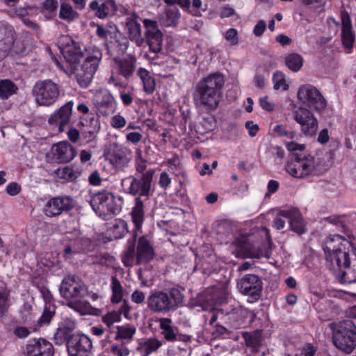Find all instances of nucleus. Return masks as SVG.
I'll return each instance as SVG.
<instances>
[{
  "label": "nucleus",
  "mask_w": 356,
  "mask_h": 356,
  "mask_svg": "<svg viewBox=\"0 0 356 356\" xmlns=\"http://www.w3.org/2000/svg\"><path fill=\"white\" fill-rule=\"evenodd\" d=\"M18 90L17 85L10 79L0 80V99L6 100L16 94Z\"/></svg>",
  "instance_id": "36"
},
{
  "label": "nucleus",
  "mask_w": 356,
  "mask_h": 356,
  "mask_svg": "<svg viewBox=\"0 0 356 356\" xmlns=\"http://www.w3.org/2000/svg\"><path fill=\"white\" fill-rule=\"evenodd\" d=\"M225 79L222 74L213 73L201 79L193 94L196 107L205 113L215 111L219 106Z\"/></svg>",
  "instance_id": "2"
},
{
  "label": "nucleus",
  "mask_w": 356,
  "mask_h": 356,
  "mask_svg": "<svg viewBox=\"0 0 356 356\" xmlns=\"http://www.w3.org/2000/svg\"><path fill=\"white\" fill-rule=\"evenodd\" d=\"M323 250L327 264L332 270H341L343 266L356 260V250L353 243L341 235L327 237Z\"/></svg>",
  "instance_id": "3"
},
{
  "label": "nucleus",
  "mask_w": 356,
  "mask_h": 356,
  "mask_svg": "<svg viewBox=\"0 0 356 356\" xmlns=\"http://www.w3.org/2000/svg\"><path fill=\"white\" fill-rule=\"evenodd\" d=\"M286 147L289 152H296V151H303L305 149V145L304 144L298 143L296 142H288L286 143Z\"/></svg>",
  "instance_id": "62"
},
{
  "label": "nucleus",
  "mask_w": 356,
  "mask_h": 356,
  "mask_svg": "<svg viewBox=\"0 0 356 356\" xmlns=\"http://www.w3.org/2000/svg\"><path fill=\"white\" fill-rule=\"evenodd\" d=\"M121 321L120 313L117 311H111L102 316V321L108 328H111L114 323Z\"/></svg>",
  "instance_id": "48"
},
{
  "label": "nucleus",
  "mask_w": 356,
  "mask_h": 356,
  "mask_svg": "<svg viewBox=\"0 0 356 356\" xmlns=\"http://www.w3.org/2000/svg\"><path fill=\"white\" fill-rule=\"evenodd\" d=\"M341 40L343 46L351 49L355 42V35L353 33L352 23L350 15L347 12H342L341 15Z\"/></svg>",
  "instance_id": "24"
},
{
  "label": "nucleus",
  "mask_w": 356,
  "mask_h": 356,
  "mask_svg": "<svg viewBox=\"0 0 356 356\" xmlns=\"http://www.w3.org/2000/svg\"><path fill=\"white\" fill-rule=\"evenodd\" d=\"M232 253L238 258H256L266 257L263 250L255 248L247 236H240L235 238L232 245Z\"/></svg>",
  "instance_id": "11"
},
{
  "label": "nucleus",
  "mask_w": 356,
  "mask_h": 356,
  "mask_svg": "<svg viewBox=\"0 0 356 356\" xmlns=\"http://www.w3.org/2000/svg\"><path fill=\"white\" fill-rule=\"evenodd\" d=\"M125 24L129 40L137 46H141L144 43L145 40L142 35L141 26L137 22L136 17H127Z\"/></svg>",
  "instance_id": "26"
},
{
  "label": "nucleus",
  "mask_w": 356,
  "mask_h": 356,
  "mask_svg": "<svg viewBox=\"0 0 356 356\" xmlns=\"http://www.w3.org/2000/svg\"><path fill=\"white\" fill-rule=\"evenodd\" d=\"M259 104L261 107L268 112L273 111L275 108L274 102L269 99L268 97L265 96L259 99Z\"/></svg>",
  "instance_id": "55"
},
{
  "label": "nucleus",
  "mask_w": 356,
  "mask_h": 356,
  "mask_svg": "<svg viewBox=\"0 0 356 356\" xmlns=\"http://www.w3.org/2000/svg\"><path fill=\"white\" fill-rule=\"evenodd\" d=\"M60 296L67 302V305L76 312L81 311V299L88 293L86 284L76 275H67L63 280L60 289Z\"/></svg>",
  "instance_id": "5"
},
{
  "label": "nucleus",
  "mask_w": 356,
  "mask_h": 356,
  "mask_svg": "<svg viewBox=\"0 0 356 356\" xmlns=\"http://www.w3.org/2000/svg\"><path fill=\"white\" fill-rule=\"evenodd\" d=\"M333 343L347 354L353 352L356 346V325L352 321L345 320L334 324Z\"/></svg>",
  "instance_id": "8"
},
{
  "label": "nucleus",
  "mask_w": 356,
  "mask_h": 356,
  "mask_svg": "<svg viewBox=\"0 0 356 356\" xmlns=\"http://www.w3.org/2000/svg\"><path fill=\"white\" fill-rule=\"evenodd\" d=\"M231 318L236 322L237 326L243 324L248 318H252L254 314L243 307H238L233 309Z\"/></svg>",
  "instance_id": "38"
},
{
  "label": "nucleus",
  "mask_w": 356,
  "mask_h": 356,
  "mask_svg": "<svg viewBox=\"0 0 356 356\" xmlns=\"http://www.w3.org/2000/svg\"><path fill=\"white\" fill-rule=\"evenodd\" d=\"M289 225L291 229L298 234H303L305 232V225L303 218L296 209H290Z\"/></svg>",
  "instance_id": "34"
},
{
  "label": "nucleus",
  "mask_w": 356,
  "mask_h": 356,
  "mask_svg": "<svg viewBox=\"0 0 356 356\" xmlns=\"http://www.w3.org/2000/svg\"><path fill=\"white\" fill-rule=\"evenodd\" d=\"M89 7L99 18H104L108 15H113L117 10V5L114 0H106L102 4L93 1L90 3Z\"/></svg>",
  "instance_id": "28"
},
{
  "label": "nucleus",
  "mask_w": 356,
  "mask_h": 356,
  "mask_svg": "<svg viewBox=\"0 0 356 356\" xmlns=\"http://www.w3.org/2000/svg\"><path fill=\"white\" fill-rule=\"evenodd\" d=\"M293 117L305 136H313L316 134L318 120L309 109L300 107L293 112Z\"/></svg>",
  "instance_id": "12"
},
{
  "label": "nucleus",
  "mask_w": 356,
  "mask_h": 356,
  "mask_svg": "<svg viewBox=\"0 0 356 356\" xmlns=\"http://www.w3.org/2000/svg\"><path fill=\"white\" fill-rule=\"evenodd\" d=\"M341 281L346 284H352L356 282V260L348 264L347 266H343Z\"/></svg>",
  "instance_id": "40"
},
{
  "label": "nucleus",
  "mask_w": 356,
  "mask_h": 356,
  "mask_svg": "<svg viewBox=\"0 0 356 356\" xmlns=\"http://www.w3.org/2000/svg\"><path fill=\"white\" fill-rule=\"evenodd\" d=\"M21 186L16 182L8 184L6 188V193L11 196L18 195L21 192Z\"/></svg>",
  "instance_id": "58"
},
{
  "label": "nucleus",
  "mask_w": 356,
  "mask_h": 356,
  "mask_svg": "<svg viewBox=\"0 0 356 356\" xmlns=\"http://www.w3.org/2000/svg\"><path fill=\"white\" fill-rule=\"evenodd\" d=\"M72 107V102H67L50 116L49 123L57 127L59 132H63L64 127L69 122Z\"/></svg>",
  "instance_id": "20"
},
{
  "label": "nucleus",
  "mask_w": 356,
  "mask_h": 356,
  "mask_svg": "<svg viewBox=\"0 0 356 356\" xmlns=\"http://www.w3.org/2000/svg\"><path fill=\"white\" fill-rule=\"evenodd\" d=\"M137 75L143 82L145 92L147 94H152L155 90L156 83L150 72L143 67H140L137 71Z\"/></svg>",
  "instance_id": "33"
},
{
  "label": "nucleus",
  "mask_w": 356,
  "mask_h": 356,
  "mask_svg": "<svg viewBox=\"0 0 356 356\" xmlns=\"http://www.w3.org/2000/svg\"><path fill=\"white\" fill-rule=\"evenodd\" d=\"M131 220L134 225V236L141 232L145 218L144 203L140 197L136 198L135 205L131 211Z\"/></svg>",
  "instance_id": "27"
},
{
  "label": "nucleus",
  "mask_w": 356,
  "mask_h": 356,
  "mask_svg": "<svg viewBox=\"0 0 356 356\" xmlns=\"http://www.w3.org/2000/svg\"><path fill=\"white\" fill-rule=\"evenodd\" d=\"M237 35V31L235 29H229L226 31L225 37L230 44L235 45L238 42Z\"/></svg>",
  "instance_id": "56"
},
{
  "label": "nucleus",
  "mask_w": 356,
  "mask_h": 356,
  "mask_svg": "<svg viewBox=\"0 0 356 356\" xmlns=\"http://www.w3.org/2000/svg\"><path fill=\"white\" fill-rule=\"evenodd\" d=\"M297 98L302 104L318 112L326 107V101L321 93L310 84L302 85L299 88Z\"/></svg>",
  "instance_id": "10"
},
{
  "label": "nucleus",
  "mask_w": 356,
  "mask_h": 356,
  "mask_svg": "<svg viewBox=\"0 0 356 356\" xmlns=\"http://www.w3.org/2000/svg\"><path fill=\"white\" fill-rule=\"evenodd\" d=\"M143 139V135L137 131L127 132L126 134V140L133 144L140 143Z\"/></svg>",
  "instance_id": "57"
},
{
  "label": "nucleus",
  "mask_w": 356,
  "mask_h": 356,
  "mask_svg": "<svg viewBox=\"0 0 356 356\" xmlns=\"http://www.w3.org/2000/svg\"><path fill=\"white\" fill-rule=\"evenodd\" d=\"M58 46L72 73L82 88L91 83L102 58V51L95 47H89L83 54L79 43L69 35H61Z\"/></svg>",
  "instance_id": "1"
},
{
  "label": "nucleus",
  "mask_w": 356,
  "mask_h": 356,
  "mask_svg": "<svg viewBox=\"0 0 356 356\" xmlns=\"http://www.w3.org/2000/svg\"><path fill=\"white\" fill-rule=\"evenodd\" d=\"M159 327L161 330V334L164 339L170 342L177 341H189L191 337L187 335L180 334L178 328L172 326V320L169 318H161L159 319Z\"/></svg>",
  "instance_id": "21"
},
{
  "label": "nucleus",
  "mask_w": 356,
  "mask_h": 356,
  "mask_svg": "<svg viewBox=\"0 0 356 356\" xmlns=\"http://www.w3.org/2000/svg\"><path fill=\"white\" fill-rule=\"evenodd\" d=\"M113 236L118 239L124 237L128 232V225L122 219H116L111 228Z\"/></svg>",
  "instance_id": "43"
},
{
  "label": "nucleus",
  "mask_w": 356,
  "mask_h": 356,
  "mask_svg": "<svg viewBox=\"0 0 356 356\" xmlns=\"http://www.w3.org/2000/svg\"><path fill=\"white\" fill-rule=\"evenodd\" d=\"M162 344V341L155 337L143 339L138 342L137 350L143 356H148L156 351Z\"/></svg>",
  "instance_id": "29"
},
{
  "label": "nucleus",
  "mask_w": 356,
  "mask_h": 356,
  "mask_svg": "<svg viewBox=\"0 0 356 356\" xmlns=\"http://www.w3.org/2000/svg\"><path fill=\"white\" fill-rule=\"evenodd\" d=\"M51 154L56 162L67 163L74 159L76 152L67 141H60L52 145Z\"/></svg>",
  "instance_id": "19"
},
{
  "label": "nucleus",
  "mask_w": 356,
  "mask_h": 356,
  "mask_svg": "<svg viewBox=\"0 0 356 356\" xmlns=\"http://www.w3.org/2000/svg\"><path fill=\"white\" fill-rule=\"evenodd\" d=\"M90 204L95 213L103 219L117 215L122 209L121 198L107 191L93 194Z\"/></svg>",
  "instance_id": "6"
},
{
  "label": "nucleus",
  "mask_w": 356,
  "mask_h": 356,
  "mask_svg": "<svg viewBox=\"0 0 356 356\" xmlns=\"http://www.w3.org/2000/svg\"><path fill=\"white\" fill-rule=\"evenodd\" d=\"M286 172L293 177L303 179L321 173L318 163L314 157L305 153H296L293 160L286 166Z\"/></svg>",
  "instance_id": "7"
},
{
  "label": "nucleus",
  "mask_w": 356,
  "mask_h": 356,
  "mask_svg": "<svg viewBox=\"0 0 356 356\" xmlns=\"http://www.w3.org/2000/svg\"><path fill=\"white\" fill-rule=\"evenodd\" d=\"M184 296L177 289H170L165 291L153 292L147 298V307L153 312L166 314L175 311L181 305Z\"/></svg>",
  "instance_id": "4"
},
{
  "label": "nucleus",
  "mask_w": 356,
  "mask_h": 356,
  "mask_svg": "<svg viewBox=\"0 0 356 356\" xmlns=\"http://www.w3.org/2000/svg\"><path fill=\"white\" fill-rule=\"evenodd\" d=\"M131 300L136 304H140L145 299V293L140 290H135L131 296Z\"/></svg>",
  "instance_id": "61"
},
{
  "label": "nucleus",
  "mask_w": 356,
  "mask_h": 356,
  "mask_svg": "<svg viewBox=\"0 0 356 356\" xmlns=\"http://www.w3.org/2000/svg\"><path fill=\"white\" fill-rule=\"evenodd\" d=\"M33 95L40 106H50L58 99L60 94L58 85L49 79L37 81L33 87Z\"/></svg>",
  "instance_id": "9"
},
{
  "label": "nucleus",
  "mask_w": 356,
  "mask_h": 356,
  "mask_svg": "<svg viewBox=\"0 0 356 356\" xmlns=\"http://www.w3.org/2000/svg\"><path fill=\"white\" fill-rule=\"evenodd\" d=\"M31 333V331L26 327L18 326L14 330V334L19 338H26Z\"/></svg>",
  "instance_id": "63"
},
{
  "label": "nucleus",
  "mask_w": 356,
  "mask_h": 356,
  "mask_svg": "<svg viewBox=\"0 0 356 356\" xmlns=\"http://www.w3.org/2000/svg\"><path fill=\"white\" fill-rule=\"evenodd\" d=\"M170 183H171V179L170 178L168 174L165 172H163L160 175V177H159V184L160 187H161L163 188H166L167 187H168L170 186Z\"/></svg>",
  "instance_id": "64"
},
{
  "label": "nucleus",
  "mask_w": 356,
  "mask_h": 356,
  "mask_svg": "<svg viewBox=\"0 0 356 356\" xmlns=\"http://www.w3.org/2000/svg\"><path fill=\"white\" fill-rule=\"evenodd\" d=\"M273 131L279 136H285L288 138H293L295 133L293 131H289L282 124H277L273 128Z\"/></svg>",
  "instance_id": "54"
},
{
  "label": "nucleus",
  "mask_w": 356,
  "mask_h": 356,
  "mask_svg": "<svg viewBox=\"0 0 356 356\" xmlns=\"http://www.w3.org/2000/svg\"><path fill=\"white\" fill-rule=\"evenodd\" d=\"M117 332L115 339L123 343H129L134 339L136 332V327L130 323H126L116 327Z\"/></svg>",
  "instance_id": "32"
},
{
  "label": "nucleus",
  "mask_w": 356,
  "mask_h": 356,
  "mask_svg": "<svg viewBox=\"0 0 356 356\" xmlns=\"http://www.w3.org/2000/svg\"><path fill=\"white\" fill-rule=\"evenodd\" d=\"M317 351V348L311 343H307L304 346L301 350V354L303 356H314Z\"/></svg>",
  "instance_id": "59"
},
{
  "label": "nucleus",
  "mask_w": 356,
  "mask_h": 356,
  "mask_svg": "<svg viewBox=\"0 0 356 356\" xmlns=\"http://www.w3.org/2000/svg\"><path fill=\"white\" fill-rule=\"evenodd\" d=\"M78 13L68 3H62L59 10V17L67 22H72L78 17Z\"/></svg>",
  "instance_id": "45"
},
{
  "label": "nucleus",
  "mask_w": 356,
  "mask_h": 356,
  "mask_svg": "<svg viewBox=\"0 0 356 356\" xmlns=\"http://www.w3.org/2000/svg\"><path fill=\"white\" fill-rule=\"evenodd\" d=\"M136 58L131 54L115 60L118 73L126 79H129L136 67Z\"/></svg>",
  "instance_id": "25"
},
{
  "label": "nucleus",
  "mask_w": 356,
  "mask_h": 356,
  "mask_svg": "<svg viewBox=\"0 0 356 356\" xmlns=\"http://www.w3.org/2000/svg\"><path fill=\"white\" fill-rule=\"evenodd\" d=\"M145 27V36L149 50L153 53H159L162 49L163 33L159 29L157 22L145 19L143 20Z\"/></svg>",
  "instance_id": "13"
},
{
  "label": "nucleus",
  "mask_w": 356,
  "mask_h": 356,
  "mask_svg": "<svg viewBox=\"0 0 356 356\" xmlns=\"http://www.w3.org/2000/svg\"><path fill=\"white\" fill-rule=\"evenodd\" d=\"M46 304L44 308L43 313L38 321V325L43 326L48 325L55 314V307L50 302H47L51 300V296L49 294V291H47V294L44 295Z\"/></svg>",
  "instance_id": "35"
},
{
  "label": "nucleus",
  "mask_w": 356,
  "mask_h": 356,
  "mask_svg": "<svg viewBox=\"0 0 356 356\" xmlns=\"http://www.w3.org/2000/svg\"><path fill=\"white\" fill-rule=\"evenodd\" d=\"M155 256L154 250L146 236L139 238L136 248V264H147Z\"/></svg>",
  "instance_id": "22"
},
{
  "label": "nucleus",
  "mask_w": 356,
  "mask_h": 356,
  "mask_svg": "<svg viewBox=\"0 0 356 356\" xmlns=\"http://www.w3.org/2000/svg\"><path fill=\"white\" fill-rule=\"evenodd\" d=\"M273 81L275 90L282 89L287 90L289 86L286 83L285 75L281 72H276L273 74Z\"/></svg>",
  "instance_id": "49"
},
{
  "label": "nucleus",
  "mask_w": 356,
  "mask_h": 356,
  "mask_svg": "<svg viewBox=\"0 0 356 356\" xmlns=\"http://www.w3.org/2000/svg\"><path fill=\"white\" fill-rule=\"evenodd\" d=\"M266 29V23L264 20H259L254 27L253 33L257 37L261 36Z\"/></svg>",
  "instance_id": "60"
},
{
  "label": "nucleus",
  "mask_w": 356,
  "mask_h": 356,
  "mask_svg": "<svg viewBox=\"0 0 356 356\" xmlns=\"http://www.w3.org/2000/svg\"><path fill=\"white\" fill-rule=\"evenodd\" d=\"M67 348L69 356H90L92 344L85 334H74L68 339Z\"/></svg>",
  "instance_id": "14"
},
{
  "label": "nucleus",
  "mask_w": 356,
  "mask_h": 356,
  "mask_svg": "<svg viewBox=\"0 0 356 356\" xmlns=\"http://www.w3.org/2000/svg\"><path fill=\"white\" fill-rule=\"evenodd\" d=\"M12 40L6 29L0 27V61L8 54Z\"/></svg>",
  "instance_id": "41"
},
{
  "label": "nucleus",
  "mask_w": 356,
  "mask_h": 356,
  "mask_svg": "<svg viewBox=\"0 0 356 356\" xmlns=\"http://www.w3.org/2000/svg\"><path fill=\"white\" fill-rule=\"evenodd\" d=\"M81 251V248L79 245V241H74L71 245L65 246L63 253L66 259H71L74 254Z\"/></svg>",
  "instance_id": "52"
},
{
  "label": "nucleus",
  "mask_w": 356,
  "mask_h": 356,
  "mask_svg": "<svg viewBox=\"0 0 356 356\" xmlns=\"http://www.w3.org/2000/svg\"><path fill=\"white\" fill-rule=\"evenodd\" d=\"M76 323L71 319H65L61 327L57 329L56 332L54 334V341L56 344H63L69 337L70 332L76 328Z\"/></svg>",
  "instance_id": "31"
},
{
  "label": "nucleus",
  "mask_w": 356,
  "mask_h": 356,
  "mask_svg": "<svg viewBox=\"0 0 356 356\" xmlns=\"http://www.w3.org/2000/svg\"><path fill=\"white\" fill-rule=\"evenodd\" d=\"M95 103L99 115L102 116L113 114L118 108L116 100L108 91H97L95 95Z\"/></svg>",
  "instance_id": "18"
},
{
  "label": "nucleus",
  "mask_w": 356,
  "mask_h": 356,
  "mask_svg": "<svg viewBox=\"0 0 356 356\" xmlns=\"http://www.w3.org/2000/svg\"><path fill=\"white\" fill-rule=\"evenodd\" d=\"M26 350L28 356H53L54 354L53 345L43 339L31 341Z\"/></svg>",
  "instance_id": "23"
},
{
  "label": "nucleus",
  "mask_w": 356,
  "mask_h": 356,
  "mask_svg": "<svg viewBox=\"0 0 356 356\" xmlns=\"http://www.w3.org/2000/svg\"><path fill=\"white\" fill-rule=\"evenodd\" d=\"M73 207L72 200L67 196H58L49 200L44 205V213L48 217H55Z\"/></svg>",
  "instance_id": "17"
},
{
  "label": "nucleus",
  "mask_w": 356,
  "mask_h": 356,
  "mask_svg": "<svg viewBox=\"0 0 356 356\" xmlns=\"http://www.w3.org/2000/svg\"><path fill=\"white\" fill-rule=\"evenodd\" d=\"M238 287L243 294L257 300L261 294L263 283L257 275L248 274L241 278L238 282Z\"/></svg>",
  "instance_id": "15"
},
{
  "label": "nucleus",
  "mask_w": 356,
  "mask_h": 356,
  "mask_svg": "<svg viewBox=\"0 0 356 356\" xmlns=\"http://www.w3.org/2000/svg\"><path fill=\"white\" fill-rule=\"evenodd\" d=\"M58 177L65 181H72L78 177V173L70 166H65L58 169Z\"/></svg>",
  "instance_id": "46"
},
{
  "label": "nucleus",
  "mask_w": 356,
  "mask_h": 356,
  "mask_svg": "<svg viewBox=\"0 0 356 356\" xmlns=\"http://www.w3.org/2000/svg\"><path fill=\"white\" fill-rule=\"evenodd\" d=\"M96 33L97 36L104 40L113 38L117 33V27L112 23L106 24H97Z\"/></svg>",
  "instance_id": "37"
},
{
  "label": "nucleus",
  "mask_w": 356,
  "mask_h": 356,
  "mask_svg": "<svg viewBox=\"0 0 356 356\" xmlns=\"http://www.w3.org/2000/svg\"><path fill=\"white\" fill-rule=\"evenodd\" d=\"M286 66L293 72H298L303 64L302 56L298 54H291L285 59Z\"/></svg>",
  "instance_id": "44"
},
{
  "label": "nucleus",
  "mask_w": 356,
  "mask_h": 356,
  "mask_svg": "<svg viewBox=\"0 0 356 356\" xmlns=\"http://www.w3.org/2000/svg\"><path fill=\"white\" fill-rule=\"evenodd\" d=\"M110 123L114 129H120L126 126L127 120L124 116L118 113L111 118Z\"/></svg>",
  "instance_id": "53"
},
{
  "label": "nucleus",
  "mask_w": 356,
  "mask_h": 356,
  "mask_svg": "<svg viewBox=\"0 0 356 356\" xmlns=\"http://www.w3.org/2000/svg\"><path fill=\"white\" fill-rule=\"evenodd\" d=\"M122 261L127 267H131L135 264H136V253L134 252V247L130 246L122 254Z\"/></svg>",
  "instance_id": "50"
},
{
  "label": "nucleus",
  "mask_w": 356,
  "mask_h": 356,
  "mask_svg": "<svg viewBox=\"0 0 356 356\" xmlns=\"http://www.w3.org/2000/svg\"><path fill=\"white\" fill-rule=\"evenodd\" d=\"M290 209L280 211L274 220V227L278 229H282L285 227L286 222L289 223Z\"/></svg>",
  "instance_id": "47"
},
{
  "label": "nucleus",
  "mask_w": 356,
  "mask_h": 356,
  "mask_svg": "<svg viewBox=\"0 0 356 356\" xmlns=\"http://www.w3.org/2000/svg\"><path fill=\"white\" fill-rule=\"evenodd\" d=\"M111 353L114 356H128L130 350L125 346V343L113 344L111 346Z\"/></svg>",
  "instance_id": "51"
},
{
  "label": "nucleus",
  "mask_w": 356,
  "mask_h": 356,
  "mask_svg": "<svg viewBox=\"0 0 356 356\" xmlns=\"http://www.w3.org/2000/svg\"><path fill=\"white\" fill-rule=\"evenodd\" d=\"M180 14L179 10L175 6H170L165 9L159 18V22L161 26L165 27L175 26L179 19Z\"/></svg>",
  "instance_id": "30"
},
{
  "label": "nucleus",
  "mask_w": 356,
  "mask_h": 356,
  "mask_svg": "<svg viewBox=\"0 0 356 356\" xmlns=\"http://www.w3.org/2000/svg\"><path fill=\"white\" fill-rule=\"evenodd\" d=\"M246 346L252 348L253 353L259 352L261 343V336L259 332L254 333H245L243 335Z\"/></svg>",
  "instance_id": "42"
},
{
  "label": "nucleus",
  "mask_w": 356,
  "mask_h": 356,
  "mask_svg": "<svg viewBox=\"0 0 356 356\" xmlns=\"http://www.w3.org/2000/svg\"><path fill=\"white\" fill-rule=\"evenodd\" d=\"M110 288L112 292L111 301L115 304L120 302L123 299L124 290L120 282L115 277H112Z\"/></svg>",
  "instance_id": "39"
},
{
  "label": "nucleus",
  "mask_w": 356,
  "mask_h": 356,
  "mask_svg": "<svg viewBox=\"0 0 356 356\" xmlns=\"http://www.w3.org/2000/svg\"><path fill=\"white\" fill-rule=\"evenodd\" d=\"M153 170H147L143 174L140 178L129 177L123 180V182L131 180L128 188L129 193L133 195L148 196L150 193Z\"/></svg>",
  "instance_id": "16"
}]
</instances>
